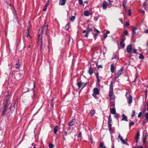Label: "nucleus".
I'll use <instances>...</instances> for the list:
<instances>
[{"instance_id": "1", "label": "nucleus", "mask_w": 148, "mask_h": 148, "mask_svg": "<svg viewBox=\"0 0 148 148\" xmlns=\"http://www.w3.org/2000/svg\"><path fill=\"white\" fill-rule=\"evenodd\" d=\"M92 25L91 24H89L88 25V27H87V31L86 30H83L82 31V33L84 34L85 33V34L84 35V36L87 37L88 36V34L89 32L92 30H93V27Z\"/></svg>"}, {"instance_id": "2", "label": "nucleus", "mask_w": 148, "mask_h": 148, "mask_svg": "<svg viewBox=\"0 0 148 148\" xmlns=\"http://www.w3.org/2000/svg\"><path fill=\"white\" fill-rule=\"evenodd\" d=\"M123 68L122 67L117 72V73L115 74L114 79L115 80L117 78H118L119 76L123 73Z\"/></svg>"}, {"instance_id": "3", "label": "nucleus", "mask_w": 148, "mask_h": 148, "mask_svg": "<svg viewBox=\"0 0 148 148\" xmlns=\"http://www.w3.org/2000/svg\"><path fill=\"white\" fill-rule=\"evenodd\" d=\"M10 98V96L9 95H7L5 96V99L4 100V103H3L4 107H6Z\"/></svg>"}, {"instance_id": "4", "label": "nucleus", "mask_w": 148, "mask_h": 148, "mask_svg": "<svg viewBox=\"0 0 148 148\" xmlns=\"http://www.w3.org/2000/svg\"><path fill=\"white\" fill-rule=\"evenodd\" d=\"M87 84V82H83L81 81L78 82L77 83L79 88L80 87H82L81 89H82Z\"/></svg>"}, {"instance_id": "5", "label": "nucleus", "mask_w": 148, "mask_h": 148, "mask_svg": "<svg viewBox=\"0 0 148 148\" xmlns=\"http://www.w3.org/2000/svg\"><path fill=\"white\" fill-rule=\"evenodd\" d=\"M47 29V25H43L42 26L40 30L41 31V32L42 34H46V32Z\"/></svg>"}, {"instance_id": "6", "label": "nucleus", "mask_w": 148, "mask_h": 148, "mask_svg": "<svg viewBox=\"0 0 148 148\" xmlns=\"http://www.w3.org/2000/svg\"><path fill=\"white\" fill-rule=\"evenodd\" d=\"M118 138H119L120 139L123 144L128 145L127 143V139H126L125 140H124L123 139V137L120 134L119 135Z\"/></svg>"}, {"instance_id": "7", "label": "nucleus", "mask_w": 148, "mask_h": 148, "mask_svg": "<svg viewBox=\"0 0 148 148\" xmlns=\"http://www.w3.org/2000/svg\"><path fill=\"white\" fill-rule=\"evenodd\" d=\"M112 120L111 119V115H110L108 116V125L109 127V128H111V126H112Z\"/></svg>"}, {"instance_id": "8", "label": "nucleus", "mask_w": 148, "mask_h": 148, "mask_svg": "<svg viewBox=\"0 0 148 148\" xmlns=\"http://www.w3.org/2000/svg\"><path fill=\"white\" fill-rule=\"evenodd\" d=\"M94 93L92 94V95L94 97H95V95H98L99 94V90L97 88H95L93 90Z\"/></svg>"}, {"instance_id": "9", "label": "nucleus", "mask_w": 148, "mask_h": 148, "mask_svg": "<svg viewBox=\"0 0 148 148\" xmlns=\"http://www.w3.org/2000/svg\"><path fill=\"white\" fill-rule=\"evenodd\" d=\"M132 46L131 45H128L126 48V50L128 53H130L132 51Z\"/></svg>"}, {"instance_id": "10", "label": "nucleus", "mask_w": 148, "mask_h": 148, "mask_svg": "<svg viewBox=\"0 0 148 148\" xmlns=\"http://www.w3.org/2000/svg\"><path fill=\"white\" fill-rule=\"evenodd\" d=\"M138 30V29L136 28L135 27H133L132 28V36L136 35L137 34H138V32H136V31Z\"/></svg>"}, {"instance_id": "11", "label": "nucleus", "mask_w": 148, "mask_h": 148, "mask_svg": "<svg viewBox=\"0 0 148 148\" xmlns=\"http://www.w3.org/2000/svg\"><path fill=\"white\" fill-rule=\"evenodd\" d=\"M148 3H147V0H145V1L143 3V6L144 8L145 9L147 10L148 9V7L147 5Z\"/></svg>"}, {"instance_id": "12", "label": "nucleus", "mask_w": 148, "mask_h": 148, "mask_svg": "<svg viewBox=\"0 0 148 148\" xmlns=\"http://www.w3.org/2000/svg\"><path fill=\"white\" fill-rule=\"evenodd\" d=\"M95 75L97 79V83L98 84H99L101 80L100 79V78L101 79L102 78V77H99V74L98 73H96Z\"/></svg>"}, {"instance_id": "13", "label": "nucleus", "mask_w": 148, "mask_h": 148, "mask_svg": "<svg viewBox=\"0 0 148 148\" xmlns=\"http://www.w3.org/2000/svg\"><path fill=\"white\" fill-rule=\"evenodd\" d=\"M140 135V133L138 131L135 137V139L136 140V143L138 142V140L139 139Z\"/></svg>"}, {"instance_id": "14", "label": "nucleus", "mask_w": 148, "mask_h": 148, "mask_svg": "<svg viewBox=\"0 0 148 148\" xmlns=\"http://www.w3.org/2000/svg\"><path fill=\"white\" fill-rule=\"evenodd\" d=\"M128 102L129 104H131L132 101V97L131 95H129L128 98Z\"/></svg>"}, {"instance_id": "15", "label": "nucleus", "mask_w": 148, "mask_h": 148, "mask_svg": "<svg viewBox=\"0 0 148 148\" xmlns=\"http://www.w3.org/2000/svg\"><path fill=\"white\" fill-rule=\"evenodd\" d=\"M66 2V0H60L59 2V5H64L65 4Z\"/></svg>"}, {"instance_id": "16", "label": "nucleus", "mask_w": 148, "mask_h": 148, "mask_svg": "<svg viewBox=\"0 0 148 148\" xmlns=\"http://www.w3.org/2000/svg\"><path fill=\"white\" fill-rule=\"evenodd\" d=\"M106 3L107 2L106 1H104L102 6L103 8V10L106 9L107 8V4Z\"/></svg>"}, {"instance_id": "17", "label": "nucleus", "mask_w": 148, "mask_h": 148, "mask_svg": "<svg viewBox=\"0 0 148 148\" xmlns=\"http://www.w3.org/2000/svg\"><path fill=\"white\" fill-rule=\"evenodd\" d=\"M115 68V67L114 66V64H111L110 66V71L112 73H113L114 69Z\"/></svg>"}, {"instance_id": "18", "label": "nucleus", "mask_w": 148, "mask_h": 148, "mask_svg": "<svg viewBox=\"0 0 148 148\" xmlns=\"http://www.w3.org/2000/svg\"><path fill=\"white\" fill-rule=\"evenodd\" d=\"M110 112L112 114H115L116 113L115 109L114 107L110 109Z\"/></svg>"}, {"instance_id": "19", "label": "nucleus", "mask_w": 148, "mask_h": 148, "mask_svg": "<svg viewBox=\"0 0 148 148\" xmlns=\"http://www.w3.org/2000/svg\"><path fill=\"white\" fill-rule=\"evenodd\" d=\"M127 1L126 0H124L123 2V5L124 9H125L127 7Z\"/></svg>"}, {"instance_id": "20", "label": "nucleus", "mask_w": 148, "mask_h": 148, "mask_svg": "<svg viewBox=\"0 0 148 148\" xmlns=\"http://www.w3.org/2000/svg\"><path fill=\"white\" fill-rule=\"evenodd\" d=\"M88 73L90 75H92L93 73V69L91 66H90L88 71Z\"/></svg>"}, {"instance_id": "21", "label": "nucleus", "mask_w": 148, "mask_h": 148, "mask_svg": "<svg viewBox=\"0 0 148 148\" xmlns=\"http://www.w3.org/2000/svg\"><path fill=\"white\" fill-rule=\"evenodd\" d=\"M122 116L123 117L122 119V120L125 121H127V117L125 115L123 114L122 115Z\"/></svg>"}, {"instance_id": "22", "label": "nucleus", "mask_w": 148, "mask_h": 148, "mask_svg": "<svg viewBox=\"0 0 148 148\" xmlns=\"http://www.w3.org/2000/svg\"><path fill=\"white\" fill-rule=\"evenodd\" d=\"M4 107V108L3 110L2 111V114L3 116L5 114V112L6 111L7 109V107Z\"/></svg>"}, {"instance_id": "23", "label": "nucleus", "mask_w": 148, "mask_h": 148, "mask_svg": "<svg viewBox=\"0 0 148 148\" xmlns=\"http://www.w3.org/2000/svg\"><path fill=\"white\" fill-rule=\"evenodd\" d=\"M58 130V127L57 126H56L53 130L54 133V134H56Z\"/></svg>"}, {"instance_id": "24", "label": "nucleus", "mask_w": 148, "mask_h": 148, "mask_svg": "<svg viewBox=\"0 0 148 148\" xmlns=\"http://www.w3.org/2000/svg\"><path fill=\"white\" fill-rule=\"evenodd\" d=\"M100 147L101 148H103L104 147H106L104 145V143L103 142H100Z\"/></svg>"}, {"instance_id": "25", "label": "nucleus", "mask_w": 148, "mask_h": 148, "mask_svg": "<svg viewBox=\"0 0 148 148\" xmlns=\"http://www.w3.org/2000/svg\"><path fill=\"white\" fill-rule=\"evenodd\" d=\"M84 14L85 16H89V12L88 11H85Z\"/></svg>"}, {"instance_id": "26", "label": "nucleus", "mask_w": 148, "mask_h": 148, "mask_svg": "<svg viewBox=\"0 0 148 148\" xmlns=\"http://www.w3.org/2000/svg\"><path fill=\"white\" fill-rule=\"evenodd\" d=\"M49 5V3H47L46 4L45 6L44 7V8L42 10L44 11H46L47 8L48 6V5Z\"/></svg>"}, {"instance_id": "27", "label": "nucleus", "mask_w": 148, "mask_h": 148, "mask_svg": "<svg viewBox=\"0 0 148 148\" xmlns=\"http://www.w3.org/2000/svg\"><path fill=\"white\" fill-rule=\"evenodd\" d=\"M95 113V111L94 110H91L90 111V114L91 116H93Z\"/></svg>"}, {"instance_id": "28", "label": "nucleus", "mask_w": 148, "mask_h": 148, "mask_svg": "<svg viewBox=\"0 0 148 148\" xmlns=\"http://www.w3.org/2000/svg\"><path fill=\"white\" fill-rule=\"evenodd\" d=\"M75 17L74 16H72L70 18V20L71 21H74L75 20Z\"/></svg>"}, {"instance_id": "29", "label": "nucleus", "mask_w": 148, "mask_h": 148, "mask_svg": "<svg viewBox=\"0 0 148 148\" xmlns=\"http://www.w3.org/2000/svg\"><path fill=\"white\" fill-rule=\"evenodd\" d=\"M121 47L123 48H124L125 46V43L124 42H121L120 43Z\"/></svg>"}, {"instance_id": "30", "label": "nucleus", "mask_w": 148, "mask_h": 148, "mask_svg": "<svg viewBox=\"0 0 148 148\" xmlns=\"http://www.w3.org/2000/svg\"><path fill=\"white\" fill-rule=\"evenodd\" d=\"M139 58L140 59L142 60H143L144 58V56L141 54H139Z\"/></svg>"}, {"instance_id": "31", "label": "nucleus", "mask_w": 148, "mask_h": 148, "mask_svg": "<svg viewBox=\"0 0 148 148\" xmlns=\"http://www.w3.org/2000/svg\"><path fill=\"white\" fill-rule=\"evenodd\" d=\"M75 121V120L72 119L71 121L69 123V125L70 126H72L74 124V122Z\"/></svg>"}, {"instance_id": "32", "label": "nucleus", "mask_w": 148, "mask_h": 148, "mask_svg": "<svg viewBox=\"0 0 148 148\" xmlns=\"http://www.w3.org/2000/svg\"><path fill=\"white\" fill-rule=\"evenodd\" d=\"M131 121L130 123H129V127L130 129L132 125H133L134 124V122H133V121Z\"/></svg>"}, {"instance_id": "33", "label": "nucleus", "mask_w": 148, "mask_h": 148, "mask_svg": "<svg viewBox=\"0 0 148 148\" xmlns=\"http://www.w3.org/2000/svg\"><path fill=\"white\" fill-rule=\"evenodd\" d=\"M135 111L134 110H133L132 112V115H131V118L133 119L134 116L135 115Z\"/></svg>"}, {"instance_id": "34", "label": "nucleus", "mask_w": 148, "mask_h": 148, "mask_svg": "<svg viewBox=\"0 0 148 148\" xmlns=\"http://www.w3.org/2000/svg\"><path fill=\"white\" fill-rule=\"evenodd\" d=\"M45 39L44 38H42L41 39V43H45Z\"/></svg>"}, {"instance_id": "35", "label": "nucleus", "mask_w": 148, "mask_h": 148, "mask_svg": "<svg viewBox=\"0 0 148 148\" xmlns=\"http://www.w3.org/2000/svg\"><path fill=\"white\" fill-rule=\"evenodd\" d=\"M114 114V117L116 119H118L119 118V116L118 114L116 113L115 114Z\"/></svg>"}, {"instance_id": "36", "label": "nucleus", "mask_w": 148, "mask_h": 148, "mask_svg": "<svg viewBox=\"0 0 148 148\" xmlns=\"http://www.w3.org/2000/svg\"><path fill=\"white\" fill-rule=\"evenodd\" d=\"M49 148H53L54 147V146L52 143H50L49 144Z\"/></svg>"}, {"instance_id": "37", "label": "nucleus", "mask_w": 148, "mask_h": 148, "mask_svg": "<svg viewBox=\"0 0 148 148\" xmlns=\"http://www.w3.org/2000/svg\"><path fill=\"white\" fill-rule=\"evenodd\" d=\"M110 97V99L111 100H114L115 99L114 95Z\"/></svg>"}, {"instance_id": "38", "label": "nucleus", "mask_w": 148, "mask_h": 148, "mask_svg": "<svg viewBox=\"0 0 148 148\" xmlns=\"http://www.w3.org/2000/svg\"><path fill=\"white\" fill-rule=\"evenodd\" d=\"M124 35L127 36L128 35V31L127 30H125L124 32Z\"/></svg>"}, {"instance_id": "39", "label": "nucleus", "mask_w": 148, "mask_h": 148, "mask_svg": "<svg viewBox=\"0 0 148 148\" xmlns=\"http://www.w3.org/2000/svg\"><path fill=\"white\" fill-rule=\"evenodd\" d=\"M93 30H94V31L95 32H96V33L98 34V33H99V31H98L95 28V27H93Z\"/></svg>"}, {"instance_id": "40", "label": "nucleus", "mask_w": 148, "mask_h": 148, "mask_svg": "<svg viewBox=\"0 0 148 148\" xmlns=\"http://www.w3.org/2000/svg\"><path fill=\"white\" fill-rule=\"evenodd\" d=\"M145 117L147 120H148V112L146 113L145 115Z\"/></svg>"}, {"instance_id": "41", "label": "nucleus", "mask_w": 148, "mask_h": 148, "mask_svg": "<svg viewBox=\"0 0 148 148\" xmlns=\"http://www.w3.org/2000/svg\"><path fill=\"white\" fill-rule=\"evenodd\" d=\"M42 45L40 46L41 49L44 48L45 47V43H41Z\"/></svg>"}, {"instance_id": "42", "label": "nucleus", "mask_w": 148, "mask_h": 148, "mask_svg": "<svg viewBox=\"0 0 148 148\" xmlns=\"http://www.w3.org/2000/svg\"><path fill=\"white\" fill-rule=\"evenodd\" d=\"M42 45L40 46L41 49L44 48L45 47V43H41Z\"/></svg>"}, {"instance_id": "43", "label": "nucleus", "mask_w": 148, "mask_h": 148, "mask_svg": "<svg viewBox=\"0 0 148 148\" xmlns=\"http://www.w3.org/2000/svg\"><path fill=\"white\" fill-rule=\"evenodd\" d=\"M131 10L130 9H129L128 10L127 12L128 13V15L129 16H130L131 15Z\"/></svg>"}, {"instance_id": "44", "label": "nucleus", "mask_w": 148, "mask_h": 148, "mask_svg": "<svg viewBox=\"0 0 148 148\" xmlns=\"http://www.w3.org/2000/svg\"><path fill=\"white\" fill-rule=\"evenodd\" d=\"M79 3L82 5H83V1L82 0H79Z\"/></svg>"}, {"instance_id": "45", "label": "nucleus", "mask_w": 148, "mask_h": 148, "mask_svg": "<svg viewBox=\"0 0 148 148\" xmlns=\"http://www.w3.org/2000/svg\"><path fill=\"white\" fill-rule=\"evenodd\" d=\"M118 56L116 55H115V56H114L112 58V59H118Z\"/></svg>"}, {"instance_id": "46", "label": "nucleus", "mask_w": 148, "mask_h": 148, "mask_svg": "<svg viewBox=\"0 0 148 148\" xmlns=\"http://www.w3.org/2000/svg\"><path fill=\"white\" fill-rule=\"evenodd\" d=\"M142 114H143V113L142 112H139L138 115V117L139 118L141 116H142Z\"/></svg>"}, {"instance_id": "47", "label": "nucleus", "mask_w": 148, "mask_h": 148, "mask_svg": "<svg viewBox=\"0 0 148 148\" xmlns=\"http://www.w3.org/2000/svg\"><path fill=\"white\" fill-rule=\"evenodd\" d=\"M108 129L110 133H112L113 132V130L112 129V126H111V128H109L108 126Z\"/></svg>"}, {"instance_id": "48", "label": "nucleus", "mask_w": 148, "mask_h": 148, "mask_svg": "<svg viewBox=\"0 0 148 148\" xmlns=\"http://www.w3.org/2000/svg\"><path fill=\"white\" fill-rule=\"evenodd\" d=\"M82 133L81 132L79 133V134L77 136V138H79L81 137Z\"/></svg>"}, {"instance_id": "49", "label": "nucleus", "mask_w": 148, "mask_h": 148, "mask_svg": "<svg viewBox=\"0 0 148 148\" xmlns=\"http://www.w3.org/2000/svg\"><path fill=\"white\" fill-rule=\"evenodd\" d=\"M19 63V62H18V63H16L15 64V68L16 69H18V64Z\"/></svg>"}, {"instance_id": "50", "label": "nucleus", "mask_w": 148, "mask_h": 148, "mask_svg": "<svg viewBox=\"0 0 148 148\" xmlns=\"http://www.w3.org/2000/svg\"><path fill=\"white\" fill-rule=\"evenodd\" d=\"M145 99H147V90H146L145 91Z\"/></svg>"}, {"instance_id": "51", "label": "nucleus", "mask_w": 148, "mask_h": 148, "mask_svg": "<svg viewBox=\"0 0 148 148\" xmlns=\"http://www.w3.org/2000/svg\"><path fill=\"white\" fill-rule=\"evenodd\" d=\"M65 29L66 30H67L69 29V25L68 24H67L65 26Z\"/></svg>"}, {"instance_id": "52", "label": "nucleus", "mask_w": 148, "mask_h": 148, "mask_svg": "<svg viewBox=\"0 0 148 148\" xmlns=\"http://www.w3.org/2000/svg\"><path fill=\"white\" fill-rule=\"evenodd\" d=\"M96 65H97V67L98 68H102V66L101 65H97V64Z\"/></svg>"}, {"instance_id": "53", "label": "nucleus", "mask_w": 148, "mask_h": 148, "mask_svg": "<svg viewBox=\"0 0 148 148\" xmlns=\"http://www.w3.org/2000/svg\"><path fill=\"white\" fill-rule=\"evenodd\" d=\"M137 77H138V76L137 75H136V76H135V78L134 80L133 81V82H135L136 81Z\"/></svg>"}, {"instance_id": "54", "label": "nucleus", "mask_w": 148, "mask_h": 148, "mask_svg": "<svg viewBox=\"0 0 148 148\" xmlns=\"http://www.w3.org/2000/svg\"><path fill=\"white\" fill-rule=\"evenodd\" d=\"M90 141L91 143L92 144L93 143V142L92 139V136H90Z\"/></svg>"}, {"instance_id": "55", "label": "nucleus", "mask_w": 148, "mask_h": 148, "mask_svg": "<svg viewBox=\"0 0 148 148\" xmlns=\"http://www.w3.org/2000/svg\"><path fill=\"white\" fill-rule=\"evenodd\" d=\"M114 95L113 92H110L109 93V95L110 96H111Z\"/></svg>"}, {"instance_id": "56", "label": "nucleus", "mask_w": 148, "mask_h": 148, "mask_svg": "<svg viewBox=\"0 0 148 148\" xmlns=\"http://www.w3.org/2000/svg\"><path fill=\"white\" fill-rule=\"evenodd\" d=\"M97 35H98V34H97V33H96L95 34H94V38L95 39V40H96V37L97 36Z\"/></svg>"}, {"instance_id": "57", "label": "nucleus", "mask_w": 148, "mask_h": 148, "mask_svg": "<svg viewBox=\"0 0 148 148\" xmlns=\"http://www.w3.org/2000/svg\"><path fill=\"white\" fill-rule=\"evenodd\" d=\"M133 52V53H138V52L136 51V50L135 49H134Z\"/></svg>"}, {"instance_id": "58", "label": "nucleus", "mask_w": 148, "mask_h": 148, "mask_svg": "<svg viewBox=\"0 0 148 148\" xmlns=\"http://www.w3.org/2000/svg\"><path fill=\"white\" fill-rule=\"evenodd\" d=\"M124 41H125V39H124V38H122L121 39V40L120 41V42H124Z\"/></svg>"}, {"instance_id": "59", "label": "nucleus", "mask_w": 148, "mask_h": 148, "mask_svg": "<svg viewBox=\"0 0 148 148\" xmlns=\"http://www.w3.org/2000/svg\"><path fill=\"white\" fill-rule=\"evenodd\" d=\"M146 138H145V137H143V143H145V142L146 141Z\"/></svg>"}, {"instance_id": "60", "label": "nucleus", "mask_w": 148, "mask_h": 148, "mask_svg": "<svg viewBox=\"0 0 148 148\" xmlns=\"http://www.w3.org/2000/svg\"><path fill=\"white\" fill-rule=\"evenodd\" d=\"M129 25H130V24L128 22H126V24H125V25L126 27L129 26Z\"/></svg>"}, {"instance_id": "61", "label": "nucleus", "mask_w": 148, "mask_h": 148, "mask_svg": "<svg viewBox=\"0 0 148 148\" xmlns=\"http://www.w3.org/2000/svg\"><path fill=\"white\" fill-rule=\"evenodd\" d=\"M148 136V134H147V133H146L145 135L144 136L143 135V137H145V138H146Z\"/></svg>"}, {"instance_id": "62", "label": "nucleus", "mask_w": 148, "mask_h": 148, "mask_svg": "<svg viewBox=\"0 0 148 148\" xmlns=\"http://www.w3.org/2000/svg\"><path fill=\"white\" fill-rule=\"evenodd\" d=\"M144 33H148V29L145 30L144 32Z\"/></svg>"}, {"instance_id": "63", "label": "nucleus", "mask_w": 148, "mask_h": 148, "mask_svg": "<svg viewBox=\"0 0 148 148\" xmlns=\"http://www.w3.org/2000/svg\"><path fill=\"white\" fill-rule=\"evenodd\" d=\"M134 148H143V147L142 146H137L136 147H134Z\"/></svg>"}, {"instance_id": "64", "label": "nucleus", "mask_w": 148, "mask_h": 148, "mask_svg": "<svg viewBox=\"0 0 148 148\" xmlns=\"http://www.w3.org/2000/svg\"><path fill=\"white\" fill-rule=\"evenodd\" d=\"M107 37V34H105L104 35V37L105 38H106V37Z\"/></svg>"}]
</instances>
